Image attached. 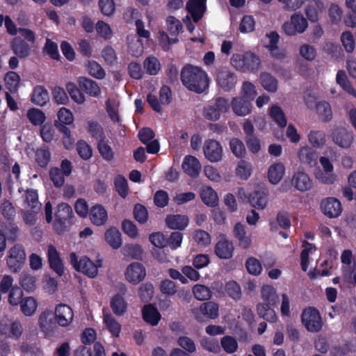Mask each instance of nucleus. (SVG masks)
I'll return each mask as SVG.
<instances>
[{
    "mask_svg": "<svg viewBox=\"0 0 356 356\" xmlns=\"http://www.w3.org/2000/svg\"><path fill=\"white\" fill-rule=\"evenodd\" d=\"M320 207L323 213L330 218H337L343 210L340 201L333 197L323 199Z\"/></svg>",
    "mask_w": 356,
    "mask_h": 356,
    "instance_id": "9b49d317",
    "label": "nucleus"
},
{
    "mask_svg": "<svg viewBox=\"0 0 356 356\" xmlns=\"http://www.w3.org/2000/svg\"><path fill=\"white\" fill-rule=\"evenodd\" d=\"M124 275L129 283L137 284L145 279L146 270L142 264L133 262L127 267Z\"/></svg>",
    "mask_w": 356,
    "mask_h": 356,
    "instance_id": "ddd939ff",
    "label": "nucleus"
},
{
    "mask_svg": "<svg viewBox=\"0 0 356 356\" xmlns=\"http://www.w3.org/2000/svg\"><path fill=\"white\" fill-rule=\"evenodd\" d=\"M229 148L233 154L237 158L243 159L246 155L245 147L239 138H232L229 141Z\"/></svg>",
    "mask_w": 356,
    "mask_h": 356,
    "instance_id": "8fccbe9b",
    "label": "nucleus"
},
{
    "mask_svg": "<svg viewBox=\"0 0 356 356\" xmlns=\"http://www.w3.org/2000/svg\"><path fill=\"white\" fill-rule=\"evenodd\" d=\"M230 106H232L233 112L238 116H245L252 111L251 101L244 97L232 98Z\"/></svg>",
    "mask_w": 356,
    "mask_h": 356,
    "instance_id": "aec40b11",
    "label": "nucleus"
},
{
    "mask_svg": "<svg viewBox=\"0 0 356 356\" xmlns=\"http://www.w3.org/2000/svg\"><path fill=\"white\" fill-rule=\"evenodd\" d=\"M301 321L310 332H318L323 327V321L319 311L313 307L305 308L301 314Z\"/></svg>",
    "mask_w": 356,
    "mask_h": 356,
    "instance_id": "39448f33",
    "label": "nucleus"
},
{
    "mask_svg": "<svg viewBox=\"0 0 356 356\" xmlns=\"http://www.w3.org/2000/svg\"><path fill=\"white\" fill-rule=\"evenodd\" d=\"M55 321L61 327H67L73 321L74 312L67 304L58 305L54 311Z\"/></svg>",
    "mask_w": 356,
    "mask_h": 356,
    "instance_id": "4468645a",
    "label": "nucleus"
},
{
    "mask_svg": "<svg viewBox=\"0 0 356 356\" xmlns=\"http://www.w3.org/2000/svg\"><path fill=\"white\" fill-rule=\"evenodd\" d=\"M47 261L49 268L59 277L64 274L65 266L60 254L53 245H48Z\"/></svg>",
    "mask_w": 356,
    "mask_h": 356,
    "instance_id": "f8f14e48",
    "label": "nucleus"
},
{
    "mask_svg": "<svg viewBox=\"0 0 356 356\" xmlns=\"http://www.w3.org/2000/svg\"><path fill=\"white\" fill-rule=\"evenodd\" d=\"M262 300L265 302L264 304H268L271 306H276L279 302V296L277 294L275 289L270 285H264L261 290Z\"/></svg>",
    "mask_w": 356,
    "mask_h": 356,
    "instance_id": "473e14b6",
    "label": "nucleus"
},
{
    "mask_svg": "<svg viewBox=\"0 0 356 356\" xmlns=\"http://www.w3.org/2000/svg\"><path fill=\"white\" fill-rule=\"evenodd\" d=\"M142 316L143 320L152 326L157 325L161 318L157 308L152 304L145 305L143 307Z\"/></svg>",
    "mask_w": 356,
    "mask_h": 356,
    "instance_id": "cd10ccee",
    "label": "nucleus"
},
{
    "mask_svg": "<svg viewBox=\"0 0 356 356\" xmlns=\"http://www.w3.org/2000/svg\"><path fill=\"white\" fill-rule=\"evenodd\" d=\"M230 63L237 70L245 72L257 70L260 65L261 60L258 56L249 51L244 54H234Z\"/></svg>",
    "mask_w": 356,
    "mask_h": 356,
    "instance_id": "7ed1b4c3",
    "label": "nucleus"
},
{
    "mask_svg": "<svg viewBox=\"0 0 356 356\" xmlns=\"http://www.w3.org/2000/svg\"><path fill=\"white\" fill-rule=\"evenodd\" d=\"M88 131L97 142L106 139L103 127L96 121L88 122Z\"/></svg>",
    "mask_w": 356,
    "mask_h": 356,
    "instance_id": "09e8293b",
    "label": "nucleus"
},
{
    "mask_svg": "<svg viewBox=\"0 0 356 356\" xmlns=\"http://www.w3.org/2000/svg\"><path fill=\"white\" fill-rule=\"evenodd\" d=\"M233 243L226 238L218 241L215 245V253L221 259H229L232 257L234 253Z\"/></svg>",
    "mask_w": 356,
    "mask_h": 356,
    "instance_id": "393cba45",
    "label": "nucleus"
},
{
    "mask_svg": "<svg viewBox=\"0 0 356 356\" xmlns=\"http://www.w3.org/2000/svg\"><path fill=\"white\" fill-rule=\"evenodd\" d=\"M25 202L35 213H40L42 204L38 201V194L35 189L29 188L25 193Z\"/></svg>",
    "mask_w": 356,
    "mask_h": 356,
    "instance_id": "72a5a7b5",
    "label": "nucleus"
},
{
    "mask_svg": "<svg viewBox=\"0 0 356 356\" xmlns=\"http://www.w3.org/2000/svg\"><path fill=\"white\" fill-rule=\"evenodd\" d=\"M95 29L97 35L106 40H110L113 36V31L110 25L102 20L97 22Z\"/></svg>",
    "mask_w": 356,
    "mask_h": 356,
    "instance_id": "0e129e2a",
    "label": "nucleus"
},
{
    "mask_svg": "<svg viewBox=\"0 0 356 356\" xmlns=\"http://www.w3.org/2000/svg\"><path fill=\"white\" fill-rule=\"evenodd\" d=\"M308 140L314 147H322L326 142L325 134L323 131L312 130L308 135Z\"/></svg>",
    "mask_w": 356,
    "mask_h": 356,
    "instance_id": "864d4df0",
    "label": "nucleus"
},
{
    "mask_svg": "<svg viewBox=\"0 0 356 356\" xmlns=\"http://www.w3.org/2000/svg\"><path fill=\"white\" fill-rule=\"evenodd\" d=\"M186 10L194 22H198L206 10V0H189L186 3Z\"/></svg>",
    "mask_w": 356,
    "mask_h": 356,
    "instance_id": "a211bd4d",
    "label": "nucleus"
},
{
    "mask_svg": "<svg viewBox=\"0 0 356 356\" xmlns=\"http://www.w3.org/2000/svg\"><path fill=\"white\" fill-rule=\"evenodd\" d=\"M122 253L125 257L139 259L142 257L143 250L138 244H126L122 248Z\"/></svg>",
    "mask_w": 356,
    "mask_h": 356,
    "instance_id": "603ef678",
    "label": "nucleus"
},
{
    "mask_svg": "<svg viewBox=\"0 0 356 356\" xmlns=\"http://www.w3.org/2000/svg\"><path fill=\"white\" fill-rule=\"evenodd\" d=\"M230 108V102L228 99L218 97L212 102L204 106L203 116L208 120L217 121L220 115L227 113Z\"/></svg>",
    "mask_w": 356,
    "mask_h": 356,
    "instance_id": "20e7f679",
    "label": "nucleus"
},
{
    "mask_svg": "<svg viewBox=\"0 0 356 356\" xmlns=\"http://www.w3.org/2000/svg\"><path fill=\"white\" fill-rule=\"evenodd\" d=\"M291 184L297 190L305 192L311 189L312 181L306 172L302 170H298L293 175Z\"/></svg>",
    "mask_w": 356,
    "mask_h": 356,
    "instance_id": "412c9836",
    "label": "nucleus"
},
{
    "mask_svg": "<svg viewBox=\"0 0 356 356\" xmlns=\"http://www.w3.org/2000/svg\"><path fill=\"white\" fill-rule=\"evenodd\" d=\"M322 7L320 0H315L313 3L309 4L305 8V15L307 19L312 22H316L318 20V12Z\"/></svg>",
    "mask_w": 356,
    "mask_h": 356,
    "instance_id": "6e6d98bb",
    "label": "nucleus"
},
{
    "mask_svg": "<svg viewBox=\"0 0 356 356\" xmlns=\"http://www.w3.org/2000/svg\"><path fill=\"white\" fill-rule=\"evenodd\" d=\"M19 283L22 287L28 292L33 291L36 287L35 277L28 273L21 275Z\"/></svg>",
    "mask_w": 356,
    "mask_h": 356,
    "instance_id": "69168bd1",
    "label": "nucleus"
},
{
    "mask_svg": "<svg viewBox=\"0 0 356 356\" xmlns=\"http://www.w3.org/2000/svg\"><path fill=\"white\" fill-rule=\"evenodd\" d=\"M194 297L198 300H209L211 297V291L203 284H195L193 288Z\"/></svg>",
    "mask_w": 356,
    "mask_h": 356,
    "instance_id": "bf43d9fd",
    "label": "nucleus"
},
{
    "mask_svg": "<svg viewBox=\"0 0 356 356\" xmlns=\"http://www.w3.org/2000/svg\"><path fill=\"white\" fill-rule=\"evenodd\" d=\"M66 90L69 93L72 99L78 104H82L86 101V97L84 94L81 92L80 88H78L77 86L72 82H67L65 85Z\"/></svg>",
    "mask_w": 356,
    "mask_h": 356,
    "instance_id": "a19ab883",
    "label": "nucleus"
},
{
    "mask_svg": "<svg viewBox=\"0 0 356 356\" xmlns=\"http://www.w3.org/2000/svg\"><path fill=\"white\" fill-rule=\"evenodd\" d=\"M39 325L43 332L49 334L56 327V321L51 317V314L49 311H44L40 314Z\"/></svg>",
    "mask_w": 356,
    "mask_h": 356,
    "instance_id": "2f4dec72",
    "label": "nucleus"
},
{
    "mask_svg": "<svg viewBox=\"0 0 356 356\" xmlns=\"http://www.w3.org/2000/svg\"><path fill=\"white\" fill-rule=\"evenodd\" d=\"M319 162L323 169V172L319 171L316 173V179L323 184H332L337 179V175L333 172L334 167L328 158L321 156Z\"/></svg>",
    "mask_w": 356,
    "mask_h": 356,
    "instance_id": "9d476101",
    "label": "nucleus"
},
{
    "mask_svg": "<svg viewBox=\"0 0 356 356\" xmlns=\"http://www.w3.org/2000/svg\"><path fill=\"white\" fill-rule=\"evenodd\" d=\"M111 308L113 313L117 316L123 315L127 309V303L124 298L119 295H115L111 300Z\"/></svg>",
    "mask_w": 356,
    "mask_h": 356,
    "instance_id": "ea45409f",
    "label": "nucleus"
},
{
    "mask_svg": "<svg viewBox=\"0 0 356 356\" xmlns=\"http://www.w3.org/2000/svg\"><path fill=\"white\" fill-rule=\"evenodd\" d=\"M203 151L205 157L211 162H218L222 156V148L219 142L209 139L205 141Z\"/></svg>",
    "mask_w": 356,
    "mask_h": 356,
    "instance_id": "2eb2a0df",
    "label": "nucleus"
},
{
    "mask_svg": "<svg viewBox=\"0 0 356 356\" xmlns=\"http://www.w3.org/2000/svg\"><path fill=\"white\" fill-rule=\"evenodd\" d=\"M217 85L225 92L231 91L237 82V77L227 67H219L216 72Z\"/></svg>",
    "mask_w": 356,
    "mask_h": 356,
    "instance_id": "423d86ee",
    "label": "nucleus"
},
{
    "mask_svg": "<svg viewBox=\"0 0 356 356\" xmlns=\"http://www.w3.org/2000/svg\"><path fill=\"white\" fill-rule=\"evenodd\" d=\"M234 236L238 241V245L243 249H248L250 247L252 238L250 236H247L245 226L241 222H237L233 230Z\"/></svg>",
    "mask_w": 356,
    "mask_h": 356,
    "instance_id": "c756f323",
    "label": "nucleus"
},
{
    "mask_svg": "<svg viewBox=\"0 0 356 356\" xmlns=\"http://www.w3.org/2000/svg\"><path fill=\"white\" fill-rule=\"evenodd\" d=\"M87 70L90 76L97 79H102L106 76L104 70L97 62L95 60L88 62L87 65Z\"/></svg>",
    "mask_w": 356,
    "mask_h": 356,
    "instance_id": "680f3d73",
    "label": "nucleus"
},
{
    "mask_svg": "<svg viewBox=\"0 0 356 356\" xmlns=\"http://www.w3.org/2000/svg\"><path fill=\"white\" fill-rule=\"evenodd\" d=\"M180 76L183 85L191 91L202 93L209 87V77L200 67L187 65L181 70Z\"/></svg>",
    "mask_w": 356,
    "mask_h": 356,
    "instance_id": "f257e3e1",
    "label": "nucleus"
},
{
    "mask_svg": "<svg viewBox=\"0 0 356 356\" xmlns=\"http://www.w3.org/2000/svg\"><path fill=\"white\" fill-rule=\"evenodd\" d=\"M194 314L198 321H202V316L210 319H216L219 316V305L213 301L204 302Z\"/></svg>",
    "mask_w": 356,
    "mask_h": 356,
    "instance_id": "dca6fc26",
    "label": "nucleus"
},
{
    "mask_svg": "<svg viewBox=\"0 0 356 356\" xmlns=\"http://www.w3.org/2000/svg\"><path fill=\"white\" fill-rule=\"evenodd\" d=\"M299 161L310 167L315 166L317 163L318 154L316 150L307 145L302 147L297 153Z\"/></svg>",
    "mask_w": 356,
    "mask_h": 356,
    "instance_id": "5701e85b",
    "label": "nucleus"
},
{
    "mask_svg": "<svg viewBox=\"0 0 356 356\" xmlns=\"http://www.w3.org/2000/svg\"><path fill=\"white\" fill-rule=\"evenodd\" d=\"M200 196L202 202L207 206L213 207L218 204V197L217 193L211 187H207L202 189Z\"/></svg>",
    "mask_w": 356,
    "mask_h": 356,
    "instance_id": "37998d69",
    "label": "nucleus"
},
{
    "mask_svg": "<svg viewBox=\"0 0 356 356\" xmlns=\"http://www.w3.org/2000/svg\"><path fill=\"white\" fill-rule=\"evenodd\" d=\"M260 81L265 90L270 92H275L277 90V80L268 72L260 74Z\"/></svg>",
    "mask_w": 356,
    "mask_h": 356,
    "instance_id": "49530a36",
    "label": "nucleus"
},
{
    "mask_svg": "<svg viewBox=\"0 0 356 356\" xmlns=\"http://www.w3.org/2000/svg\"><path fill=\"white\" fill-rule=\"evenodd\" d=\"M70 263L74 269L79 272H81L89 277H95L97 274V265L88 257L84 256L79 260L76 254L72 252L70 254Z\"/></svg>",
    "mask_w": 356,
    "mask_h": 356,
    "instance_id": "0eeeda50",
    "label": "nucleus"
},
{
    "mask_svg": "<svg viewBox=\"0 0 356 356\" xmlns=\"http://www.w3.org/2000/svg\"><path fill=\"white\" fill-rule=\"evenodd\" d=\"M6 88L12 93L17 92L19 81V75L14 71H9L5 75Z\"/></svg>",
    "mask_w": 356,
    "mask_h": 356,
    "instance_id": "a18cd8bd",
    "label": "nucleus"
},
{
    "mask_svg": "<svg viewBox=\"0 0 356 356\" xmlns=\"http://www.w3.org/2000/svg\"><path fill=\"white\" fill-rule=\"evenodd\" d=\"M182 169L190 177H196L201 170L200 163L196 157L188 155L184 159Z\"/></svg>",
    "mask_w": 356,
    "mask_h": 356,
    "instance_id": "a878e982",
    "label": "nucleus"
},
{
    "mask_svg": "<svg viewBox=\"0 0 356 356\" xmlns=\"http://www.w3.org/2000/svg\"><path fill=\"white\" fill-rule=\"evenodd\" d=\"M42 51L44 54L49 55L54 60H58L60 59L58 44L49 38L46 39Z\"/></svg>",
    "mask_w": 356,
    "mask_h": 356,
    "instance_id": "e2e57ef3",
    "label": "nucleus"
},
{
    "mask_svg": "<svg viewBox=\"0 0 356 356\" xmlns=\"http://www.w3.org/2000/svg\"><path fill=\"white\" fill-rule=\"evenodd\" d=\"M285 171L284 165L282 163H276L268 168V177L269 181L276 184L280 181Z\"/></svg>",
    "mask_w": 356,
    "mask_h": 356,
    "instance_id": "e433bc0d",
    "label": "nucleus"
},
{
    "mask_svg": "<svg viewBox=\"0 0 356 356\" xmlns=\"http://www.w3.org/2000/svg\"><path fill=\"white\" fill-rule=\"evenodd\" d=\"M187 216L180 214L168 215L165 218L167 226L172 229L184 230L188 225Z\"/></svg>",
    "mask_w": 356,
    "mask_h": 356,
    "instance_id": "c85d7f7f",
    "label": "nucleus"
},
{
    "mask_svg": "<svg viewBox=\"0 0 356 356\" xmlns=\"http://www.w3.org/2000/svg\"><path fill=\"white\" fill-rule=\"evenodd\" d=\"M19 304L22 312L26 316H32L38 307V302L33 297L22 298Z\"/></svg>",
    "mask_w": 356,
    "mask_h": 356,
    "instance_id": "c03bdc74",
    "label": "nucleus"
},
{
    "mask_svg": "<svg viewBox=\"0 0 356 356\" xmlns=\"http://www.w3.org/2000/svg\"><path fill=\"white\" fill-rule=\"evenodd\" d=\"M0 332L2 335L17 339L22 334L23 327L19 321H15L11 323L1 322Z\"/></svg>",
    "mask_w": 356,
    "mask_h": 356,
    "instance_id": "f3484780",
    "label": "nucleus"
},
{
    "mask_svg": "<svg viewBox=\"0 0 356 356\" xmlns=\"http://www.w3.org/2000/svg\"><path fill=\"white\" fill-rule=\"evenodd\" d=\"M26 254L20 245L16 244L11 248L7 256L6 262L8 268L13 272H17L22 269L24 264Z\"/></svg>",
    "mask_w": 356,
    "mask_h": 356,
    "instance_id": "1a4fd4ad",
    "label": "nucleus"
},
{
    "mask_svg": "<svg viewBox=\"0 0 356 356\" xmlns=\"http://www.w3.org/2000/svg\"><path fill=\"white\" fill-rule=\"evenodd\" d=\"M76 151L79 156L83 160H88L92 156L91 147L84 140H78Z\"/></svg>",
    "mask_w": 356,
    "mask_h": 356,
    "instance_id": "774afa93",
    "label": "nucleus"
},
{
    "mask_svg": "<svg viewBox=\"0 0 356 356\" xmlns=\"http://www.w3.org/2000/svg\"><path fill=\"white\" fill-rule=\"evenodd\" d=\"M26 117L30 122L34 126L42 125L46 120L44 113L35 108L29 109L26 113Z\"/></svg>",
    "mask_w": 356,
    "mask_h": 356,
    "instance_id": "de8ad7c7",
    "label": "nucleus"
},
{
    "mask_svg": "<svg viewBox=\"0 0 356 356\" xmlns=\"http://www.w3.org/2000/svg\"><path fill=\"white\" fill-rule=\"evenodd\" d=\"M222 349L229 354H232L237 350L238 343L236 339L229 335L224 336L220 340Z\"/></svg>",
    "mask_w": 356,
    "mask_h": 356,
    "instance_id": "052dcab7",
    "label": "nucleus"
},
{
    "mask_svg": "<svg viewBox=\"0 0 356 356\" xmlns=\"http://www.w3.org/2000/svg\"><path fill=\"white\" fill-rule=\"evenodd\" d=\"M97 149L102 157V159L107 161H113L115 159V152L112 147L109 145V141L106 139H103L97 142Z\"/></svg>",
    "mask_w": 356,
    "mask_h": 356,
    "instance_id": "4c0bfd02",
    "label": "nucleus"
},
{
    "mask_svg": "<svg viewBox=\"0 0 356 356\" xmlns=\"http://www.w3.org/2000/svg\"><path fill=\"white\" fill-rule=\"evenodd\" d=\"M76 220L72 207L65 202L58 204L55 212L54 229L58 234H63Z\"/></svg>",
    "mask_w": 356,
    "mask_h": 356,
    "instance_id": "f03ea898",
    "label": "nucleus"
},
{
    "mask_svg": "<svg viewBox=\"0 0 356 356\" xmlns=\"http://www.w3.org/2000/svg\"><path fill=\"white\" fill-rule=\"evenodd\" d=\"M270 307L272 306L268 305V304L258 303L257 305V314L260 318H262L270 323H275L276 322L277 317L275 310Z\"/></svg>",
    "mask_w": 356,
    "mask_h": 356,
    "instance_id": "58836bf2",
    "label": "nucleus"
},
{
    "mask_svg": "<svg viewBox=\"0 0 356 356\" xmlns=\"http://www.w3.org/2000/svg\"><path fill=\"white\" fill-rule=\"evenodd\" d=\"M115 191L122 198H125L129 192L128 183L126 178L121 175H118L114 179Z\"/></svg>",
    "mask_w": 356,
    "mask_h": 356,
    "instance_id": "4d7b16f0",
    "label": "nucleus"
},
{
    "mask_svg": "<svg viewBox=\"0 0 356 356\" xmlns=\"http://www.w3.org/2000/svg\"><path fill=\"white\" fill-rule=\"evenodd\" d=\"M193 238L200 247H207L211 243V236L209 234L202 229L195 230L193 232Z\"/></svg>",
    "mask_w": 356,
    "mask_h": 356,
    "instance_id": "338daca9",
    "label": "nucleus"
},
{
    "mask_svg": "<svg viewBox=\"0 0 356 356\" xmlns=\"http://www.w3.org/2000/svg\"><path fill=\"white\" fill-rule=\"evenodd\" d=\"M77 83L81 90L90 97H97L101 94V88L95 81L85 76H79Z\"/></svg>",
    "mask_w": 356,
    "mask_h": 356,
    "instance_id": "4be33fe9",
    "label": "nucleus"
},
{
    "mask_svg": "<svg viewBox=\"0 0 356 356\" xmlns=\"http://www.w3.org/2000/svg\"><path fill=\"white\" fill-rule=\"evenodd\" d=\"M143 67L148 74L156 75L160 70L161 64L156 57L149 56L144 60Z\"/></svg>",
    "mask_w": 356,
    "mask_h": 356,
    "instance_id": "5fc2aeb1",
    "label": "nucleus"
},
{
    "mask_svg": "<svg viewBox=\"0 0 356 356\" xmlns=\"http://www.w3.org/2000/svg\"><path fill=\"white\" fill-rule=\"evenodd\" d=\"M91 222L96 226L104 225L108 220V213L102 204L93 205L88 213Z\"/></svg>",
    "mask_w": 356,
    "mask_h": 356,
    "instance_id": "6ab92c4d",
    "label": "nucleus"
},
{
    "mask_svg": "<svg viewBox=\"0 0 356 356\" xmlns=\"http://www.w3.org/2000/svg\"><path fill=\"white\" fill-rule=\"evenodd\" d=\"M307 26V21L302 14L293 13L290 17V21L284 22L282 28L286 35L292 36L297 33H302Z\"/></svg>",
    "mask_w": 356,
    "mask_h": 356,
    "instance_id": "6e6552de",
    "label": "nucleus"
},
{
    "mask_svg": "<svg viewBox=\"0 0 356 356\" xmlns=\"http://www.w3.org/2000/svg\"><path fill=\"white\" fill-rule=\"evenodd\" d=\"M51 160V153L47 148L38 149L35 152V161L42 168H46Z\"/></svg>",
    "mask_w": 356,
    "mask_h": 356,
    "instance_id": "13d9d810",
    "label": "nucleus"
},
{
    "mask_svg": "<svg viewBox=\"0 0 356 356\" xmlns=\"http://www.w3.org/2000/svg\"><path fill=\"white\" fill-rule=\"evenodd\" d=\"M269 38V44L266 45V48L270 52L271 56L277 59H282L284 58V53L278 51V42L280 35L276 31H271L269 34H267Z\"/></svg>",
    "mask_w": 356,
    "mask_h": 356,
    "instance_id": "7c9ffc66",
    "label": "nucleus"
},
{
    "mask_svg": "<svg viewBox=\"0 0 356 356\" xmlns=\"http://www.w3.org/2000/svg\"><path fill=\"white\" fill-rule=\"evenodd\" d=\"M334 142L341 147L348 148L353 142V135L346 129H337L332 133Z\"/></svg>",
    "mask_w": 356,
    "mask_h": 356,
    "instance_id": "b1692460",
    "label": "nucleus"
},
{
    "mask_svg": "<svg viewBox=\"0 0 356 356\" xmlns=\"http://www.w3.org/2000/svg\"><path fill=\"white\" fill-rule=\"evenodd\" d=\"M269 115L280 128L286 126L287 120L280 106L277 105L272 106L269 110Z\"/></svg>",
    "mask_w": 356,
    "mask_h": 356,
    "instance_id": "79ce46f5",
    "label": "nucleus"
},
{
    "mask_svg": "<svg viewBox=\"0 0 356 356\" xmlns=\"http://www.w3.org/2000/svg\"><path fill=\"white\" fill-rule=\"evenodd\" d=\"M106 243L113 249H118L122 245L120 232L114 227L108 229L104 234Z\"/></svg>",
    "mask_w": 356,
    "mask_h": 356,
    "instance_id": "f704fd0d",
    "label": "nucleus"
},
{
    "mask_svg": "<svg viewBox=\"0 0 356 356\" xmlns=\"http://www.w3.org/2000/svg\"><path fill=\"white\" fill-rule=\"evenodd\" d=\"M31 101L38 106H44L49 101L47 90L42 86H36L31 95Z\"/></svg>",
    "mask_w": 356,
    "mask_h": 356,
    "instance_id": "c9c22d12",
    "label": "nucleus"
},
{
    "mask_svg": "<svg viewBox=\"0 0 356 356\" xmlns=\"http://www.w3.org/2000/svg\"><path fill=\"white\" fill-rule=\"evenodd\" d=\"M10 47L13 52L19 58H26L30 55L29 44L20 38H14L10 43Z\"/></svg>",
    "mask_w": 356,
    "mask_h": 356,
    "instance_id": "bb28decb",
    "label": "nucleus"
},
{
    "mask_svg": "<svg viewBox=\"0 0 356 356\" xmlns=\"http://www.w3.org/2000/svg\"><path fill=\"white\" fill-rule=\"evenodd\" d=\"M104 322L108 331L115 337H118L121 331V325L111 314H104Z\"/></svg>",
    "mask_w": 356,
    "mask_h": 356,
    "instance_id": "3c124183",
    "label": "nucleus"
}]
</instances>
